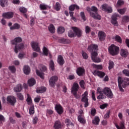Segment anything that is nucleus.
<instances>
[{
  "instance_id": "f257e3e1",
  "label": "nucleus",
  "mask_w": 129,
  "mask_h": 129,
  "mask_svg": "<svg viewBox=\"0 0 129 129\" xmlns=\"http://www.w3.org/2000/svg\"><path fill=\"white\" fill-rule=\"evenodd\" d=\"M87 11L89 13L90 16L95 20H101V16L97 14L98 9L95 6H92L91 8L87 7Z\"/></svg>"
},
{
  "instance_id": "f03ea898",
  "label": "nucleus",
  "mask_w": 129,
  "mask_h": 129,
  "mask_svg": "<svg viewBox=\"0 0 129 129\" xmlns=\"http://www.w3.org/2000/svg\"><path fill=\"white\" fill-rule=\"evenodd\" d=\"M118 83L120 91L123 92L124 90L122 87L125 88L127 85H129V78H124L123 79L121 77H118Z\"/></svg>"
},
{
  "instance_id": "7ed1b4c3",
  "label": "nucleus",
  "mask_w": 129,
  "mask_h": 129,
  "mask_svg": "<svg viewBox=\"0 0 129 129\" xmlns=\"http://www.w3.org/2000/svg\"><path fill=\"white\" fill-rule=\"evenodd\" d=\"M108 51L111 55L112 56H115L118 54V51H119V48L117 46H115L114 44H112L108 48Z\"/></svg>"
},
{
  "instance_id": "20e7f679",
  "label": "nucleus",
  "mask_w": 129,
  "mask_h": 129,
  "mask_svg": "<svg viewBox=\"0 0 129 129\" xmlns=\"http://www.w3.org/2000/svg\"><path fill=\"white\" fill-rule=\"evenodd\" d=\"M102 91H103V93L107 97L109 98H112V97H113V93H112V91L110 88L105 87L102 90Z\"/></svg>"
},
{
  "instance_id": "39448f33",
  "label": "nucleus",
  "mask_w": 129,
  "mask_h": 129,
  "mask_svg": "<svg viewBox=\"0 0 129 129\" xmlns=\"http://www.w3.org/2000/svg\"><path fill=\"white\" fill-rule=\"evenodd\" d=\"M88 92L87 91H86L84 92V94L82 95V99L81 101L82 102H84V106L85 107H87L88 105H89V103H88Z\"/></svg>"
},
{
  "instance_id": "423d86ee",
  "label": "nucleus",
  "mask_w": 129,
  "mask_h": 129,
  "mask_svg": "<svg viewBox=\"0 0 129 129\" xmlns=\"http://www.w3.org/2000/svg\"><path fill=\"white\" fill-rule=\"evenodd\" d=\"M31 45L34 51L38 52V53L41 52V48H40V46H39V42L33 41L31 42Z\"/></svg>"
},
{
  "instance_id": "0eeeda50",
  "label": "nucleus",
  "mask_w": 129,
  "mask_h": 129,
  "mask_svg": "<svg viewBox=\"0 0 129 129\" xmlns=\"http://www.w3.org/2000/svg\"><path fill=\"white\" fill-rule=\"evenodd\" d=\"M57 81H58V77L56 76L51 77L50 78V80L49 81V85L51 86V87H54V86L56 85V82H57Z\"/></svg>"
},
{
  "instance_id": "6e6552de",
  "label": "nucleus",
  "mask_w": 129,
  "mask_h": 129,
  "mask_svg": "<svg viewBox=\"0 0 129 129\" xmlns=\"http://www.w3.org/2000/svg\"><path fill=\"white\" fill-rule=\"evenodd\" d=\"M97 93L99 94V95L97 97V99H104L106 98V96L103 94L102 89L100 87L97 88Z\"/></svg>"
},
{
  "instance_id": "1a4fd4ad",
  "label": "nucleus",
  "mask_w": 129,
  "mask_h": 129,
  "mask_svg": "<svg viewBox=\"0 0 129 129\" xmlns=\"http://www.w3.org/2000/svg\"><path fill=\"white\" fill-rule=\"evenodd\" d=\"M24 48H25V45L24 44V43L16 44L15 45L14 51H15V53H16L17 54V53H18V52H19V51H20V50H22V49H24Z\"/></svg>"
},
{
  "instance_id": "9d476101",
  "label": "nucleus",
  "mask_w": 129,
  "mask_h": 129,
  "mask_svg": "<svg viewBox=\"0 0 129 129\" xmlns=\"http://www.w3.org/2000/svg\"><path fill=\"white\" fill-rule=\"evenodd\" d=\"M72 29H73L74 33L76 34L77 37H81L82 35V31H81L79 28L72 27Z\"/></svg>"
},
{
  "instance_id": "9b49d317",
  "label": "nucleus",
  "mask_w": 129,
  "mask_h": 129,
  "mask_svg": "<svg viewBox=\"0 0 129 129\" xmlns=\"http://www.w3.org/2000/svg\"><path fill=\"white\" fill-rule=\"evenodd\" d=\"M7 101L9 103H10L11 105H15V103L17 102V100L14 96H8L7 97Z\"/></svg>"
},
{
  "instance_id": "f8f14e48",
  "label": "nucleus",
  "mask_w": 129,
  "mask_h": 129,
  "mask_svg": "<svg viewBox=\"0 0 129 129\" xmlns=\"http://www.w3.org/2000/svg\"><path fill=\"white\" fill-rule=\"evenodd\" d=\"M93 75H95V76H99L100 78H103V77L105 76V73L99 71H94L93 72Z\"/></svg>"
},
{
  "instance_id": "ddd939ff",
  "label": "nucleus",
  "mask_w": 129,
  "mask_h": 129,
  "mask_svg": "<svg viewBox=\"0 0 129 129\" xmlns=\"http://www.w3.org/2000/svg\"><path fill=\"white\" fill-rule=\"evenodd\" d=\"M105 33L104 32L102 31H99L98 33V38L100 40V41H104L105 39Z\"/></svg>"
},
{
  "instance_id": "4468645a",
  "label": "nucleus",
  "mask_w": 129,
  "mask_h": 129,
  "mask_svg": "<svg viewBox=\"0 0 129 129\" xmlns=\"http://www.w3.org/2000/svg\"><path fill=\"white\" fill-rule=\"evenodd\" d=\"M3 16L5 19H12L14 17V13L12 12L5 13L3 14Z\"/></svg>"
},
{
  "instance_id": "2eb2a0df",
  "label": "nucleus",
  "mask_w": 129,
  "mask_h": 129,
  "mask_svg": "<svg viewBox=\"0 0 129 129\" xmlns=\"http://www.w3.org/2000/svg\"><path fill=\"white\" fill-rule=\"evenodd\" d=\"M55 109L56 110L58 114H62L63 113V108L60 104H57L55 106Z\"/></svg>"
},
{
  "instance_id": "dca6fc26",
  "label": "nucleus",
  "mask_w": 129,
  "mask_h": 129,
  "mask_svg": "<svg viewBox=\"0 0 129 129\" xmlns=\"http://www.w3.org/2000/svg\"><path fill=\"white\" fill-rule=\"evenodd\" d=\"M22 38L18 37L15 38L14 40H11V42L12 45H18L17 43H21L22 42Z\"/></svg>"
},
{
  "instance_id": "f3484780",
  "label": "nucleus",
  "mask_w": 129,
  "mask_h": 129,
  "mask_svg": "<svg viewBox=\"0 0 129 129\" xmlns=\"http://www.w3.org/2000/svg\"><path fill=\"white\" fill-rule=\"evenodd\" d=\"M85 73V70L83 68L79 67L77 69V74L79 76H82Z\"/></svg>"
},
{
  "instance_id": "a211bd4d",
  "label": "nucleus",
  "mask_w": 129,
  "mask_h": 129,
  "mask_svg": "<svg viewBox=\"0 0 129 129\" xmlns=\"http://www.w3.org/2000/svg\"><path fill=\"white\" fill-rule=\"evenodd\" d=\"M120 54L122 57L124 58H126L128 55V51L126 49H121L120 50Z\"/></svg>"
},
{
  "instance_id": "6ab92c4d",
  "label": "nucleus",
  "mask_w": 129,
  "mask_h": 129,
  "mask_svg": "<svg viewBox=\"0 0 129 129\" xmlns=\"http://www.w3.org/2000/svg\"><path fill=\"white\" fill-rule=\"evenodd\" d=\"M72 89V93H73V92H77V91H78V89H79V85H78L77 83H74Z\"/></svg>"
},
{
  "instance_id": "aec40b11",
  "label": "nucleus",
  "mask_w": 129,
  "mask_h": 129,
  "mask_svg": "<svg viewBox=\"0 0 129 129\" xmlns=\"http://www.w3.org/2000/svg\"><path fill=\"white\" fill-rule=\"evenodd\" d=\"M23 72L24 74H26V75H29L31 72V69H30V67H29V66H24L23 68Z\"/></svg>"
},
{
  "instance_id": "412c9836",
  "label": "nucleus",
  "mask_w": 129,
  "mask_h": 129,
  "mask_svg": "<svg viewBox=\"0 0 129 129\" xmlns=\"http://www.w3.org/2000/svg\"><path fill=\"white\" fill-rule=\"evenodd\" d=\"M14 90L15 92H21L23 90V86L19 84L14 87Z\"/></svg>"
},
{
  "instance_id": "4be33fe9",
  "label": "nucleus",
  "mask_w": 129,
  "mask_h": 129,
  "mask_svg": "<svg viewBox=\"0 0 129 129\" xmlns=\"http://www.w3.org/2000/svg\"><path fill=\"white\" fill-rule=\"evenodd\" d=\"M97 48L98 46L95 44H92L88 46V50L90 52H92V51H95V50H97Z\"/></svg>"
},
{
  "instance_id": "5701e85b",
  "label": "nucleus",
  "mask_w": 129,
  "mask_h": 129,
  "mask_svg": "<svg viewBox=\"0 0 129 129\" xmlns=\"http://www.w3.org/2000/svg\"><path fill=\"white\" fill-rule=\"evenodd\" d=\"M21 28V25L18 23H15L13 26L10 27V30L12 31L14 30H19Z\"/></svg>"
},
{
  "instance_id": "b1692460",
  "label": "nucleus",
  "mask_w": 129,
  "mask_h": 129,
  "mask_svg": "<svg viewBox=\"0 0 129 129\" xmlns=\"http://www.w3.org/2000/svg\"><path fill=\"white\" fill-rule=\"evenodd\" d=\"M57 62L59 65H63L65 63L64 59H63V57L61 55L58 56Z\"/></svg>"
},
{
  "instance_id": "393cba45",
  "label": "nucleus",
  "mask_w": 129,
  "mask_h": 129,
  "mask_svg": "<svg viewBox=\"0 0 129 129\" xmlns=\"http://www.w3.org/2000/svg\"><path fill=\"white\" fill-rule=\"evenodd\" d=\"M28 84L30 86H34V85L36 84V80H35L34 78H32L28 80Z\"/></svg>"
},
{
  "instance_id": "a878e982",
  "label": "nucleus",
  "mask_w": 129,
  "mask_h": 129,
  "mask_svg": "<svg viewBox=\"0 0 129 129\" xmlns=\"http://www.w3.org/2000/svg\"><path fill=\"white\" fill-rule=\"evenodd\" d=\"M78 121L81 123H83V124H84L86 123V121L85 120V119H84V118H83V117L81 115H80L79 116H78Z\"/></svg>"
},
{
  "instance_id": "bb28decb",
  "label": "nucleus",
  "mask_w": 129,
  "mask_h": 129,
  "mask_svg": "<svg viewBox=\"0 0 129 129\" xmlns=\"http://www.w3.org/2000/svg\"><path fill=\"white\" fill-rule=\"evenodd\" d=\"M115 126L117 129H124V122L121 121L119 126L117 124H116Z\"/></svg>"
},
{
  "instance_id": "cd10ccee",
  "label": "nucleus",
  "mask_w": 129,
  "mask_h": 129,
  "mask_svg": "<svg viewBox=\"0 0 129 129\" xmlns=\"http://www.w3.org/2000/svg\"><path fill=\"white\" fill-rule=\"evenodd\" d=\"M54 127L55 129H61V122L59 121H56L54 123Z\"/></svg>"
},
{
  "instance_id": "c85d7f7f",
  "label": "nucleus",
  "mask_w": 129,
  "mask_h": 129,
  "mask_svg": "<svg viewBox=\"0 0 129 129\" xmlns=\"http://www.w3.org/2000/svg\"><path fill=\"white\" fill-rule=\"evenodd\" d=\"M99 121H100V119H99V117L95 116L94 120H93V124H95L97 125L98 123H99Z\"/></svg>"
},
{
  "instance_id": "c756f323",
  "label": "nucleus",
  "mask_w": 129,
  "mask_h": 129,
  "mask_svg": "<svg viewBox=\"0 0 129 129\" xmlns=\"http://www.w3.org/2000/svg\"><path fill=\"white\" fill-rule=\"evenodd\" d=\"M0 2V5L1 7H3V8L5 7V6H8V5H9L8 0H1Z\"/></svg>"
},
{
  "instance_id": "7c9ffc66",
  "label": "nucleus",
  "mask_w": 129,
  "mask_h": 129,
  "mask_svg": "<svg viewBox=\"0 0 129 129\" xmlns=\"http://www.w3.org/2000/svg\"><path fill=\"white\" fill-rule=\"evenodd\" d=\"M49 68L52 70V71H54V70H55V64L52 60H50L49 62Z\"/></svg>"
},
{
  "instance_id": "2f4dec72",
  "label": "nucleus",
  "mask_w": 129,
  "mask_h": 129,
  "mask_svg": "<svg viewBox=\"0 0 129 129\" xmlns=\"http://www.w3.org/2000/svg\"><path fill=\"white\" fill-rule=\"evenodd\" d=\"M43 53L45 56H48V55L50 54V52H49V49H48V48H47V47L45 46L43 47Z\"/></svg>"
},
{
  "instance_id": "473e14b6",
  "label": "nucleus",
  "mask_w": 129,
  "mask_h": 129,
  "mask_svg": "<svg viewBox=\"0 0 129 129\" xmlns=\"http://www.w3.org/2000/svg\"><path fill=\"white\" fill-rule=\"evenodd\" d=\"M48 30L50 33H55V27L52 24L48 27Z\"/></svg>"
},
{
  "instance_id": "72a5a7b5",
  "label": "nucleus",
  "mask_w": 129,
  "mask_h": 129,
  "mask_svg": "<svg viewBox=\"0 0 129 129\" xmlns=\"http://www.w3.org/2000/svg\"><path fill=\"white\" fill-rule=\"evenodd\" d=\"M65 32V28L63 27H59L57 29L58 34H63Z\"/></svg>"
},
{
  "instance_id": "f704fd0d",
  "label": "nucleus",
  "mask_w": 129,
  "mask_h": 129,
  "mask_svg": "<svg viewBox=\"0 0 129 129\" xmlns=\"http://www.w3.org/2000/svg\"><path fill=\"white\" fill-rule=\"evenodd\" d=\"M46 91V88L44 87H42L39 89L37 90L36 92L37 93H43V92H45Z\"/></svg>"
},
{
  "instance_id": "c9c22d12",
  "label": "nucleus",
  "mask_w": 129,
  "mask_h": 129,
  "mask_svg": "<svg viewBox=\"0 0 129 129\" xmlns=\"http://www.w3.org/2000/svg\"><path fill=\"white\" fill-rule=\"evenodd\" d=\"M40 8L41 10H47V9H51V7L44 4H40Z\"/></svg>"
},
{
  "instance_id": "e433bc0d",
  "label": "nucleus",
  "mask_w": 129,
  "mask_h": 129,
  "mask_svg": "<svg viewBox=\"0 0 129 129\" xmlns=\"http://www.w3.org/2000/svg\"><path fill=\"white\" fill-rule=\"evenodd\" d=\"M27 98L26 99V101L27 102L28 104L29 105H31L32 104V98H31V96L29 94H27Z\"/></svg>"
},
{
  "instance_id": "4c0bfd02",
  "label": "nucleus",
  "mask_w": 129,
  "mask_h": 129,
  "mask_svg": "<svg viewBox=\"0 0 129 129\" xmlns=\"http://www.w3.org/2000/svg\"><path fill=\"white\" fill-rule=\"evenodd\" d=\"M8 69L12 73H15L16 71V67L14 66H9Z\"/></svg>"
},
{
  "instance_id": "58836bf2",
  "label": "nucleus",
  "mask_w": 129,
  "mask_h": 129,
  "mask_svg": "<svg viewBox=\"0 0 129 129\" xmlns=\"http://www.w3.org/2000/svg\"><path fill=\"white\" fill-rule=\"evenodd\" d=\"M36 74L38 75V76H39L40 78H42V79H44V74L40 71H39L38 70H36Z\"/></svg>"
},
{
  "instance_id": "ea45409f",
  "label": "nucleus",
  "mask_w": 129,
  "mask_h": 129,
  "mask_svg": "<svg viewBox=\"0 0 129 129\" xmlns=\"http://www.w3.org/2000/svg\"><path fill=\"white\" fill-rule=\"evenodd\" d=\"M122 22L123 23H128L129 22V16H125L122 17Z\"/></svg>"
},
{
  "instance_id": "a19ab883",
  "label": "nucleus",
  "mask_w": 129,
  "mask_h": 129,
  "mask_svg": "<svg viewBox=\"0 0 129 129\" xmlns=\"http://www.w3.org/2000/svg\"><path fill=\"white\" fill-rule=\"evenodd\" d=\"M114 67V63L112 61H109V70H110L111 69H112V68Z\"/></svg>"
},
{
  "instance_id": "79ce46f5",
  "label": "nucleus",
  "mask_w": 129,
  "mask_h": 129,
  "mask_svg": "<svg viewBox=\"0 0 129 129\" xmlns=\"http://www.w3.org/2000/svg\"><path fill=\"white\" fill-rule=\"evenodd\" d=\"M60 9L61 5H60V3H59L58 2L56 3L55 7V9L56 10V11H60Z\"/></svg>"
},
{
  "instance_id": "37998d69",
  "label": "nucleus",
  "mask_w": 129,
  "mask_h": 129,
  "mask_svg": "<svg viewBox=\"0 0 129 129\" xmlns=\"http://www.w3.org/2000/svg\"><path fill=\"white\" fill-rule=\"evenodd\" d=\"M19 11L21 13H25L28 12V10L24 7H20L19 8Z\"/></svg>"
},
{
  "instance_id": "c03bdc74",
  "label": "nucleus",
  "mask_w": 129,
  "mask_h": 129,
  "mask_svg": "<svg viewBox=\"0 0 129 129\" xmlns=\"http://www.w3.org/2000/svg\"><path fill=\"white\" fill-rule=\"evenodd\" d=\"M17 95L18 98H19V99H20V100H24V96L23 95V94H22V93H18L17 94Z\"/></svg>"
},
{
  "instance_id": "a18cd8bd",
  "label": "nucleus",
  "mask_w": 129,
  "mask_h": 129,
  "mask_svg": "<svg viewBox=\"0 0 129 129\" xmlns=\"http://www.w3.org/2000/svg\"><path fill=\"white\" fill-rule=\"evenodd\" d=\"M66 123L68 125H72L73 126H74V124L71 122V121H70V119H66Z\"/></svg>"
},
{
  "instance_id": "49530a36",
  "label": "nucleus",
  "mask_w": 129,
  "mask_h": 129,
  "mask_svg": "<svg viewBox=\"0 0 129 129\" xmlns=\"http://www.w3.org/2000/svg\"><path fill=\"white\" fill-rule=\"evenodd\" d=\"M92 59L93 62H95V63H99V62H100V58H99V57H97L96 56L95 57H93Z\"/></svg>"
},
{
  "instance_id": "de8ad7c7",
  "label": "nucleus",
  "mask_w": 129,
  "mask_h": 129,
  "mask_svg": "<svg viewBox=\"0 0 129 129\" xmlns=\"http://www.w3.org/2000/svg\"><path fill=\"white\" fill-rule=\"evenodd\" d=\"M68 36L70 38H74V37H75V34L73 33V32H72V30H70L69 31Z\"/></svg>"
},
{
  "instance_id": "09e8293b",
  "label": "nucleus",
  "mask_w": 129,
  "mask_h": 129,
  "mask_svg": "<svg viewBox=\"0 0 129 129\" xmlns=\"http://www.w3.org/2000/svg\"><path fill=\"white\" fill-rule=\"evenodd\" d=\"M115 39L117 42H118V43H121L122 40H121V38L120 36L118 35H116L115 37Z\"/></svg>"
},
{
  "instance_id": "8fccbe9b",
  "label": "nucleus",
  "mask_w": 129,
  "mask_h": 129,
  "mask_svg": "<svg viewBox=\"0 0 129 129\" xmlns=\"http://www.w3.org/2000/svg\"><path fill=\"white\" fill-rule=\"evenodd\" d=\"M59 43H61L62 44H67V40L65 38H61L59 39Z\"/></svg>"
},
{
  "instance_id": "3c124183",
  "label": "nucleus",
  "mask_w": 129,
  "mask_h": 129,
  "mask_svg": "<svg viewBox=\"0 0 129 129\" xmlns=\"http://www.w3.org/2000/svg\"><path fill=\"white\" fill-rule=\"evenodd\" d=\"M123 4H124V2H123V1L118 0L117 1L116 6H117V7H120V6H122V5H123Z\"/></svg>"
},
{
  "instance_id": "603ef678",
  "label": "nucleus",
  "mask_w": 129,
  "mask_h": 129,
  "mask_svg": "<svg viewBox=\"0 0 129 129\" xmlns=\"http://www.w3.org/2000/svg\"><path fill=\"white\" fill-rule=\"evenodd\" d=\"M126 11V9L125 8L118 10V13H119V14H120V15H123V14L125 13Z\"/></svg>"
},
{
  "instance_id": "864d4df0",
  "label": "nucleus",
  "mask_w": 129,
  "mask_h": 129,
  "mask_svg": "<svg viewBox=\"0 0 129 129\" xmlns=\"http://www.w3.org/2000/svg\"><path fill=\"white\" fill-rule=\"evenodd\" d=\"M79 83H80V85L81 87L82 88H83V89H84V88H85V87L84 86L85 85V82H84V81L81 80Z\"/></svg>"
},
{
  "instance_id": "5fc2aeb1",
  "label": "nucleus",
  "mask_w": 129,
  "mask_h": 129,
  "mask_svg": "<svg viewBox=\"0 0 129 129\" xmlns=\"http://www.w3.org/2000/svg\"><path fill=\"white\" fill-rule=\"evenodd\" d=\"M92 65L93 67H94L95 68H96L97 69H99L100 70H101V69H102V66L101 65H97L95 64H93Z\"/></svg>"
},
{
  "instance_id": "6e6d98bb",
  "label": "nucleus",
  "mask_w": 129,
  "mask_h": 129,
  "mask_svg": "<svg viewBox=\"0 0 129 129\" xmlns=\"http://www.w3.org/2000/svg\"><path fill=\"white\" fill-rule=\"evenodd\" d=\"M80 16H81L82 20H83L84 22H85V21H86V18H85V14H84V12H81Z\"/></svg>"
},
{
  "instance_id": "4d7b16f0",
  "label": "nucleus",
  "mask_w": 129,
  "mask_h": 129,
  "mask_svg": "<svg viewBox=\"0 0 129 129\" xmlns=\"http://www.w3.org/2000/svg\"><path fill=\"white\" fill-rule=\"evenodd\" d=\"M123 74H124L125 76L129 77V70H124L122 71Z\"/></svg>"
},
{
  "instance_id": "13d9d810",
  "label": "nucleus",
  "mask_w": 129,
  "mask_h": 129,
  "mask_svg": "<svg viewBox=\"0 0 129 129\" xmlns=\"http://www.w3.org/2000/svg\"><path fill=\"white\" fill-rule=\"evenodd\" d=\"M106 13H112V8L110 6H108L106 10L105 11Z\"/></svg>"
},
{
  "instance_id": "bf43d9fd",
  "label": "nucleus",
  "mask_w": 129,
  "mask_h": 129,
  "mask_svg": "<svg viewBox=\"0 0 129 129\" xmlns=\"http://www.w3.org/2000/svg\"><path fill=\"white\" fill-rule=\"evenodd\" d=\"M69 10L70 12H73L75 10V5H71L69 8Z\"/></svg>"
},
{
  "instance_id": "052dcab7",
  "label": "nucleus",
  "mask_w": 129,
  "mask_h": 129,
  "mask_svg": "<svg viewBox=\"0 0 129 129\" xmlns=\"http://www.w3.org/2000/svg\"><path fill=\"white\" fill-rule=\"evenodd\" d=\"M108 7V6L107 5V4H103V5H102V11H104V12H105L107 9Z\"/></svg>"
},
{
  "instance_id": "680f3d73",
  "label": "nucleus",
  "mask_w": 129,
  "mask_h": 129,
  "mask_svg": "<svg viewBox=\"0 0 129 129\" xmlns=\"http://www.w3.org/2000/svg\"><path fill=\"white\" fill-rule=\"evenodd\" d=\"M29 113L30 114H34L35 113V110L34 107H31L29 109Z\"/></svg>"
},
{
  "instance_id": "e2e57ef3",
  "label": "nucleus",
  "mask_w": 129,
  "mask_h": 129,
  "mask_svg": "<svg viewBox=\"0 0 129 129\" xmlns=\"http://www.w3.org/2000/svg\"><path fill=\"white\" fill-rule=\"evenodd\" d=\"M90 31H91L90 27L88 26H86L85 27V32L86 34H89V33L90 32Z\"/></svg>"
},
{
  "instance_id": "0e129e2a",
  "label": "nucleus",
  "mask_w": 129,
  "mask_h": 129,
  "mask_svg": "<svg viewBox=\"0 0 129 129\" xmlns=\"http://www.w3.org/2000/svg\"><path fill=\"white\" fill-rule=\"evenodd\" d=\"M73 94L75 97H76V99H79V98H80V95H78L77 92H73Z\"/></svg>"
},
{
  "instance_id": "69168bd1",
  "label": "nucleus",
  "mask_w": 129,
  "mask_h": 129,
  "mask_svg": "<svg viewBox=\"0 0 129 129\" xmlns=\"http://www.w3.org/2000/svg\"><path fill=\"white\" fill-rule=\"evenodd\" d=\"M91 58L93 59V58H95V57H97V52H93L91 53Z\"/></svg>"
},
{
  "instance_id": "338daca9",
  "label": "nucleus",
  "mask_w": 129,
  "mask_h": 129,
  "mask_svg": "<svg viewBox=\"0 0 129 129\" xmlns=\"http://www.w3.org/2000/svg\"><path fill=\"white\" fill-rule=\"evenodd\" d=\"M82 54L84 59H87V58H88V55H87V53L83 51Z\"/></svg>"
},
{
  "instance_id": "774afa93",
  "label": "nucleus",
  "mask_w": 129,
  "mask_h": 129,
  "mask_svg": "<svg viewBox=\"0 0 129 129\" xmlns=\"http://www.w3.org/2000/svg\"><path fill=\"white\" fill-rule=\"evenodd\" d=\"M38 122V118L37 117H34L33 119V124H36Z\"/></svg>"
}]
</instances>
